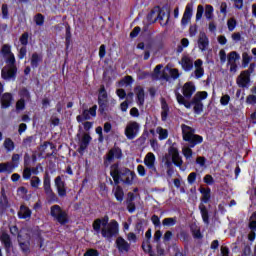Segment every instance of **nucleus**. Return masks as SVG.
Here are the masks:
<instances>
[{
	"label": "nucleus",
	"mask_w": 256,
	"mask_h": 256,
	"mask_svg": "<svg viewBox=\"0 0 256 256\" xmlns=\"http://www.w3.org/2000/svg\"><path fill=\"white\" fill-rule=\"evenodd\" d=\"M197 91L195 83L189 81L186 82L182 87V93H176V99L179 105H184L186 109H191L193 107V112L195 115H201L203 113V101L209 97L207 91H198L194 96L193 93ZM191 97H193L191 99ZM191 99V101L187 100Z\"/></svg>",
	"instance_id": "1"
},
{
	"label": "nucleus",
	"mask_w": 256,
	"mask_h": 256,
	"mask_svg": "<svg viewBox=\"0 0 256 256\" xmlns=\"http://www.w3.org/2000/svg\"><path fill=\"white\" fill-rule=\"evenodd\" d=\"M92 228L95 233H101L104 239H113L119 235V222L111 220L109 223V216L105 215L103 218H97L92 223Z\"/></svg>",
	"instance_id": "2"
},
{
	"label": "nucleus",
	"mask_w": 256,
	"mask_h": 256,
	"mask_svg": "<svg viewBox=\"0 0 256 256\" xmlns=\"http://www.w3.org/2000/svg\"><path fill=\"white\" fill-rule=\"evenodd\" d=\"M110 176L112 177L115 185H119V183H124V185H133V181H135L137 174L127 167H121L119 162H116L110 165Z\"/></svg>",
	"instance_id": "3"
},
{
	"label": "nucleus",
	"mask_w": 256,
	"mask_h": 256,
	"mask_svg": "<svg viewBox=\"0 0 256 256\" xmlns=\"http://www.w3.org/2000/svg\"><path fill=\"white\" fill-rule=\"evenodd\" d=\"M181 129L182 139L183 141H185V143L188 144V147H190V149H195L197 145H201V143H203V136L195 134V128L186 124H182Z\"/></svg>",
	"instance_id": "4"
},
{
	"label": "nucleus",
	"mask_w": 256,
	"mask_h": 256,
	"mask_svg": "<svg viewBox=\"0 0 256 256\" xmlns=\"http://www.w3.org/2000/svg\"><path fill=\"white\" fill-rule=\"evenodd\" d=\"M6 64L8 69H2V79H4V81H11V79L15 81V79H17V60L11 57L10 59H6Z\"/></svg>",
	"instance_id": "5"
},
{
	"label": "nucleus",
	"mask_w": 256,
	"mask_h": 256,
	"mask_svg": "<svg viewBox=\"0 0 256 256\" xmlns=\"http://www.w3.org/2000/svg\"><path fill=\"white\" fill-rule=\"evenodd\" d=\"M50 215L59 225H67L69 223V213L57 204L50 207Z\"/></svg>",
	"instance_id": "6"
},
{
	"label": "nucleus",
	"mask_w": 256,
	"mask_h": 256,
	"mask_svg": "<svg viewBox=\"0 0 256 256\" xmlns=\"http://www.w3.org/2000/svg\"><path fill=\"white\" fill-rule=\"evenodd\" d=\"M43 189L48 199V203H59V197H57V194H55L53 188H51V176L47 171L43 176Z\"/></svg>",
	"instance_id": "7"
},
{
	"label": "nucleus",
	"mask_w": 256,
	"mask_h": 256,
	"mask_svg": "<svg viewBox=\"0 0 256 256\" xmlns=\"http://www.w3.org/2000/svg\"><path fill=\"white\" fill-rule=\"evenodd\" d=\"M103 159L104 167H109L115 160L121 161L123 159V150L119 146H114L108 150Z\"/></svg>",
	"instance_id": "8"
},
{
	"label": "nucleus",
	"mask_w": 256,
	"mask_h": 256,
	"mask_svg": "<svg viewBox=\"0 0 256 256\" xmlns=\"http://www.w3.org/2000/svg\"><path fill=\"white\" fill-rule=\"evenodd\" d=\"M141 125L138 122L132 121L129 122L124 130V135L129 141H133L139 135Z\"/></svg>",
	"instance_id": "9"
},
{
	"label": "nucleus",
	"mask_w": 256,
	"mask_h": 256,
	"mask_svg": "<svg viewBox=\"0 0 256 256\" xmlns=\"http://www.w3.org/2000/svg\"><path fill=\"white\" fill-rule=\"evenodd\" d=\"M58 197H67V183L63 180V175L57 176L54 179Z\"/></svg>",
	"instance_id": "10"
},
{
	"label": "nucleus",
	"mask_w": 256,
	"mask_h": 256,
	"mask_svg": "<svg viewBox=\"0 0 256 256\" xmlns=\"http://www.w3.org/2000/svg\"><path fill=\"white\" fill-rule=\"evenodd\" d=\"M155 154L153 152L147 153L144 158V165L149 169L151 175H154V173H157V167L155 166Z\"/></svg>",
	"instance_id": "11"
},
{
	"label": "nucleus",
	"mask_w": 256,
	"mask_h": 256,
	"mask_svg": "<svg viewBox=\"0 0 256 256\" xmlns=\"http://www.w3.org/2000/svg\"><path fill=\"white\" fill-rule=\"evenodd\" d=\"M168 153L172 157V163L175 167H181L183 165V159L179 155V150L175 146H170Z\"/></svg>",
	"instance_id": "12"
},
{
	"label": "nucleus",
	"mask_w": 256,
	"mask_h": 256,
	"mask_svg": "<svg viewBox=\"0 0 256 256\" xmlns=\"http://www.w3.org/2000/svg\"><path fill=\"white\" fill-rule=\"evenodd\" d=\"M116 248L118 249L119 253H129L131 250V244L126 241L125 238L119 236L116 241Z\"/></svg>",
	"instance_id": "13"
},
{
	"label": "nucleus",
	"mask_w": 256,
	"mask_h": 256,
	"mask_svg": "<svg viewBox=\"0 0 256 256\" xmlns=\"http://www.w3.org/2000/svg\"><path fill=\"white\" fill-rule=\"evenodd\" d=\"M134 93L136 94V103L139 107L145 105V89L141 86H136L134 88Z\"/></svg>",
	"instance_id": "14"
},
{
	"label": "nucleus",
	"mask_w": 256,
	"mask_h": 256,
	"mask_svg": "<svg viewBox=\"0 0 256 256\" xmlns=\"http://www.w3.org/2000/svg\"><path fill=\"white\" fill-rule=\"evenodd\" d=\"M1 243L4 245L5 251L7 254L11 253V249L13 248V242L11 241V236L7 233H2L0 237Z\"/></svg>",
	"instance_id": "15"
},
{
	"label": "nucleus",
	"mask_w": 256,
	"mask_h": 256,
	"mask_svg": "<svg viewBox=\"0 0 256 256\" xmlns=\"http://www.w3.org/2000/svg\"><path fill=\"white\" fill-rule=\"evenodd\" d=\"M207 47H209V37L205 32H200L198 38V49L200 51H207Z\"/></svg>",
	"instance_id": "16"
},
{
	"label": "nucleus",
	"mask_w": 256,
	"mask_h": 256,
	"mask_svg": "<svg viewBox=\"0 0 256 256\" xmlns=\"http://www.w3.org/2000/svg\"><path fill=\"white\" fill-rule=\"evenodd\" d=\"M180 65L186 73L193 71V59H191L189 56H183L181 58Z\"/></svg>",
	"instance_id": "17"
},
{
	"label": "nucleus",
	"mask_w": 256,
	"mask_h": 256,
	"mask_svg": "<svg viewBox=\"0 0 256 256\" xmlns=\"http://www.w3.org/2000/svg\"><path fill=\"white\" fill-rule=\"evenodd\" d=\"M13 103V94L6 92L1 97V108L9 109V106Z\"/></svg>",
	"instance_id": "18"
},
{
	"label": "nucleus",
	"mask_w": 256,
	"mask_h": 256,
	"mask_svg": "<svg viewBox=\"0 0 256 256\" xmlns=\"http://www.w3.org/2000/svg\"><path fill=\"white\" fill-rule=\"evenodd\" d=\"M41 63H43V54L34 52L30 58V65L32 69H37Z\"/></svg>",
	"instance_id": "19"
},
{
	"label": "nucleus",
	"mask_w": 256,
	"mask_h": 256,
	"mask_svg": "<svg viewBox=\"0 0 256 256\" xmlns=\"http://www.w3.org/2000/svg\"><path fill=\"white\" fill-rule=\"evenodd\" d=\"M236 83H237L238 87L245 89L249 85V83H251V76H249L247 74H243V72H241Z\"/></svg>",
	"instance_id": "20"
},
{
	"label": "nucleus",
	"mask_w": 256,
	"mask_h": 256,
	"mask_svg": "<svg viewBox=\"0 0 256 256\" xmlns=\"http://www.w3.org/2000/svg\"><path fill=\"white\" fill-rule=\"evenodd\" d=\"M199 192L201 193L202 197H201V203L207 204L211 201V188L207 187V188H203L200 187L199 188Z\"/></svg>",
	"instance_id": "21"
},
{
	"label": "nucleus",
	"mask_w": 256,
	"mask_h": 256,
	"mask_svg": "<svg viewBox=\"0 0 256 256\" xmlns=\"http://www.w3.org/2000/svg\"><path fill=\"white\" fill-rule=\"evenodd\" d=\"M191 17H193V8L189 5L186 6L183 17L181 19V25L185 27L191 21Z\"/></svg>",
	"instance_id": "22"
},
{
	"label": "nucleus",
	"mask_w": 256,
	"mask_h": 256,
	"mask_svg": "<svg viewBox=\"0 0 256 256\" xmlns=\"http://www.w3.org/2000/svg\"><path fill=\"white\" fill-rule=\"evenodd\" d=\"M92 139L93 138H91V135L84 134L81 139L80 146L78 148V153H83L85 151V149H87V147H89V143H91Z\"/></svg>",
	"instance_id": "23"
},
{
	"label": "nucleus",
	"mask_w": 256,
	"mask_h": 256,
	"mask_svg": "<svg viewBox=\"0 0 256 256\" xmlns=\"http://www.w3.org/2000/svg\"><path fill=\"white\" fill-rule=\"evenodd\" d=\"M32 213L33 212L31 211V209H29V207L25 205H21L20 211L18 212V217L20 219H31Z\"/></svg>",
	"instance_id": "24"
},
{
	"label": "nucleus",
	"mask_w": 256,
	"mask_h": 256,
	"mask_svg": "<svg viewBox=\"0 0 256 256\" xmlns=\"http://www.w3.org/2000/svg\"><path fill=\"white\" fill-rule=\"evenodd\" d=\"M161 120L167 121V118L169 117V104H167V101L165 98L161 99Z\"/></svg>",
	"instance_id": "25"
},
{
	"label": "nucleus",
	"mask_w": 256,
	"mask_h": 256,
	"mask_svg": "<svg viewBox=\"0 0 256 256\" xmlns=\"http://www.w3.org/2000/svg\"><path fill=\"white\" fill-rule=\"evenodd\" d=\"M199 210L201 213L202 221L206 224L209 225V210L207 209V206L205 204L200 203L199 204Z\"/></svg>",
	"instance_id": "26"
},
{
	"label": "nucleus",
	"mask_w": 256,
	"mask_h": 256,
	"mask_svg": "<svg viewBox=\"0 0 256 256\" xmlns=\"http://www.w3.org/2000/svg\"><path fill=\"white\" fill-rule=\"evenodd\" d=\"M114 197L118 203H123V199H125V192L123 191V187L117 185L114 190Z\"/></svg>",
	"instance_id": "27"
},
{
	"label": "nucleus",
	"mask_w": 256,
	"mask_h": 256,
	"mask_svg": "<svg viewBox=\"0 0 256 256\" xmlns=\"http://www.w3.org/2000/svg\"><path fill=\"white\" fill-rule=\"evenodd\" d=\"M1 53L4 57H7L6 59H11V57H13V59H15V54H13V52H11V45H9V44H4L2 46Z\"/></svg>",
	"instance_id": "28"
},
{
	"label": "nucleus",
	"mask_w": 256,
	"mask_h": 256,
	"mask_svg": "<svg viewBox=\"0 0 256 256\" xmlns=\"http://www.w3.org/2000/svg\"><path fill=\"white\" fill-rule=\"evenodd\" d=\"M65 29H66V36H65V45H66V49H69L70 45H71V26L69 25V23H65Z\"/></svg>",
	"instance_id": "29"
},
{
	"label": "nucleus",
	"mask_w": 256,
	"mask_h": 256,
	"mask_svg": "<svg viewBox=\"0 0 256 256\" xmlns=\"http://www.w3.org/2000/svg\"><path fill=\"white\" fill-rule=\"evenodd\" d=\"M241 59V56L237 53V51H232L227 55V65L237 63Z\"/></svg>",
	"instance_id": "30"
},
{
	"label": "nucleus",
	"mask_w": 256,
	"mask_h": 256,
	"mask_svg": "<svg viewBox=\"0 0 256 256\" xmlns=\"http://www.w3.org/2000/svg\"><path fill=\"white\" fill-rule=\"evenodd\" d=\"M98 111L100 113V115H104L105 111H107V109H109V99L106 100H98Z\"/></svg>",
	"instance_id": "31"
},
{
	"label": "nucleus",
	"mask_w": 256,
	"mask_h": 256,
	"mask_svg": "<svg viewBox=\"0 0 256 256\" xmlns=\"http://www.w3.org/2000/svg\"><path fill=\"white\" fill-rule=\"evenodd\" d=\"M9 207V199L7 198V195H2V200H0V215H3L5 213V210Z\"/></svg>",
	"instance_id": "32"
},
{
	"label": "nucleus",
	"mask_w": 256,
	"mask_h": 256,
	"mask_svg": "<svg viewBox=\"0 0 256 256\" xmlns=\"http://www.w3.org/2000/svg\"><path fill=\"white\" fill-rule=\"evenodd\" d=\"M109 99V94H107V89H105V85H101L98 90V101Z\"/></svg>",
	"instance_id": "33"
},
{
	"label": "nucleus",
	"mask_w": 256,
	"mask_h": 256,
	"mask_svg": "<svg viewBox=\"0 0 256 256\" xmlns=\"http://www.w3.org/2000/svg\"><path fill=\"white\" fill-rule=\"evenodd\" d=\"M162 225L163 227H174V225H177V217L164 218Z\"/></svg>",
	"instance_id": "34"
},
{
	"label": "nucleus",
	"mask_w": 256,
	"mask_h": 256,
	"mask_svg": "<svg viewBox=\"0 0 256 256\" xmlns=\"http://www.w3.org/2000/svg\"><path fill=\"white\" fill-rule=\"evenodd\" d=\"M4 149H6L8 153H11V151L15 149V142H13L11 138H6L4 141Z\"/></svg>",
	"instance_id": "35"
},
{
	"label": "nucleus",
	"mask_w": 256,
	"mask_h": 256,
	"mask_svg": "<svg viewBox=\"0 0 256 256\" xmlns=\"http://www.w3.org/2000/svg\"><path fill=\"white\" fill-rule=\"evenodd\" d=\"M251 61H253V56H249V53L243 52V54H242V67H244V69L246 67H249V63H251Z\"/></svg>",
	"instance_id": "36"
},
{
	"label": "nucleus",
	"mask_w": 256,
	"mask_h": 256,
	"mask_svg": "<svg viewBox=\"0 0 256 256\" xmlns=\"http://www.w3.org/2000/svg\"><path fill=\"white\" fill-rule=\"evenodd\" d=\"M34 23L38 26V27H43V25H45V16L41 13H38L34 16Z\"/></svg>",
	"instance_id": "37"
},
{
	"label": "nucleus",
	"mask_w": 256,
	"mask_h": 256,
	"mask_svg": "<svg viewBox=\"0 0 256 256\" xmlns=\"http://www.w3.org/2000/svg\"><path fill=\"white\" fill-rule=\"evenodd\" d=\"M213 11H215L213 6L210 4H207L205 7L204 15L208 21H211V19H213Z\"/></svg>",
	"instance_id": "38"
},
{
	"label": "nucleus",
	"mask_w": 256,
	"mask_h": 256,
	"mask_svg": "<svg viewBox=\"0 0 256 256\" xmlns=\"http://www.w3.org/2000/svg\"><path fill=\"white\" fill-rule=\"evenodd\" d=\"M157 133L160 141H165V139L169 137V131H167V129H163L162 127L157 128Z\"/></svg>",
	"instance_id": "39"
},
{
	"label": "nucleus",
	"mask_w": 256,
	"mask_h": 256,
	"mask_svg": "<svg viewBox=\"0 0 256 256\" xmlns=\"http://www.w3.org/2000/svg\"><path fill=\"white\" fill-rule=\"evenodd\" d=\"M19 42L21 43L22 47H27V45H29V32H24L20 36Z\"/></svg>",
	"instance_id": "40"
},
{
	"label": "nucleus",
	"mask_w": 256,
	"mask_h": 256,
	"mask_svg": "<svg viewBox=\"0 0 256 256\" xmlns=\"http://www.w3.org/2000/svg\"><path fill=\"white\" fill-rule=\"evenodd\" d=\"M30 185L32 189H39V185H41V178H39V176H33L30 180Z\"/></svg>",
	"instance_id": "41"
},
{
	"label": "nucleus",
	"mask_w": 256,
	"mask_h": 256,
	"mask_svg": "<svg viewBox=\"0 0 256 256\" xmlns=\"http://www.w3.org/2000/svg\"><path fill=\"white\" fill-rule=\"evenodd\" d=\"M36 137L35 136H28L26 138L23 139V146L24 147H31V145H33V143H35L36 141Z\"/></svg>",
	"instance_id": "42"
},
{
	"label": "nucleus",
	"mask_w": 256,
	"mask_h": 256,
	"mask_svg": "<svg viewBox=\"0 0 256 256\" xmlns=\"http://www.w3.org/2000/svg\"><path fill=\"white\" fill-rule=\"evenodd\" d=\"M20 95V99H27V101H29L31 99V93H29V90L27 88H22L19 92Z\"/></svg>",
	"instance_id": "43"
},
{
	"label": "nucleus",
	"mask_w": 256,
	"mask_h": 256,
	"mask_svg": "<svg viewBox=\"0 0 256 256\" xmlns=\"http://www.w3.org/2000/svg\"><path fill=\"white\" fill-rule=\"evenodd\" d=\"M182 153L185 157V159L189 160L193 158V150L191 149V147H186L182 149Z\"/></svg>",
	"instance_id": "44"
},
{
	"label": "nucleus",
	"mask_w": 256,
	"mask_h": 256,
	"mask_svg": "<svg viewBox=\"0 0 256 256\" xmlns=\"http://www.w3.org/2000/svg\"><path fill=\"white\" fill-rule=\"evenodd\" d=\"M20 249L25 255H29V253H31V248H29V242H21Z\"/></svg>",
	"instance_id": "45"
},
{
	"label": "nucleus",
	"mask_w": 256,
	"mask_h": 256,
	"mask_svg": "<svg viewBox=\"0 0 256 256\" xmlns=\"http://www.w3.org/2000/svg\"><path fill=\"white\" fill-rule=\"evenodd\" d=\"M142 249L144 253H152L153 247L151 246V241L146 240V242L142 243Z\"/></svg>",
	"instance_id": "46"
},
{
	"label": "nucleus",
	"mask_w": 256,
	"mask_h": 256,
	"mask_svg": "<svg viewBox=\"0 0 256 256\" xmlns=\"http://www.w3.org/2000/svg\"><path fill=\"white\" fill-rule=\"evenodd\" d=\"M227 27L229 31H235V27H237V20H235V18L228 19Z\"/></svg>",
	"instance_id": "47"
},
{
	"label": "nucleus",
	"mask_w": 256,
	"mask_h": 256,
	"mask_svg": "<svg viewBox=\"0 0 256 256\" xmlns=\"http://www.w3.org/2000/svg\"><path fill=\"white\" fill-rule=\"evenodd\" d=\"M203 13H205V8L203 7V5H198L196 12V21H201Z\"/></svg>",
	"instance_id": "48"
},
{
	"label": "nucleus",
	"mask_w": 256,
	"mask_h": 256,
	"mask_svg": "<svg viewBox=\"0 0 256 256\" xmlns=\"http://www.w3.org/2000/svg\"><path fill=\"white\" fill-rule=\"evenodd\" d=\"M203 181L206 185H215V178L211 174H206Z\"/></svg>",
	"instance_id": "49"
},
{
	"label": "nucleus",
	"mask_w": 256,
	"mask_h": 256,
	"mask_svg": "<svg viewBox=\"0 0 256 256\" xmlns=\"http://www.w3.org/2000/svg\"><path fill=\"white\" fill-rule=\"evenodd\" d=\"M229 101H231V96H229L228 94H225L220 98V104L223 107H227V105H229Z\"/></svg>",
	"instance_id": "50"
},
{
	"label": "nucleus",
	"mask_w": 256,
	"mask_h": 256,
	"mask_svg": "<svg viewBox=\"0 0 256 256\" xmlns=\"http://www.w3.org/2000/svg\"><path fill=\"white\" fill-rule=\"evenodd\" d=\"M24 57H27V46H22L18 51V59L22 61Z\"/></svg>",
	"instance_id": "51"
},
{
	"label": "nucleus",
	"mask_w": 256,
	"mask_h": 256,
	"mask_svg": "<svg viewBox=\"0 0 256 256\" xmlns=\"http://www.w3.org/2000/svg\"><path fill=\"white\" fill-rule=\"evenodd\" d=\"M161 69H163V64H159L154 68V73L152 74L154 79H159V75H161Z\"/></svg>",
	"instance_id": "52"
},
{
	"label": "nucleus",
	"mask_w": 256,
	"mask_h": 256,
	"mask_svg": "<svg viewBox=\"0 0 256 256\" xmlns=\"http://www.w3.org/2000/svg\"><path fill=\"white\" fill-rule=\"evenodd\" d=\"M25 109V99L20 98L16 102V111H23Z\"/></svg>",
	"instance_id": "53"
},
{
	"label": "nucleus",
	"mask_w": 256,
	"mask_h": 256,
	"mask_svg": "<svg viewBox=\"0 0 256 256\" xmlns=\"http://www.w3.org/2000/svg\"><path fill=\"white\" fill-rule=\"evenodd\" d=\"M195 79H201L205 75L204 68H196L194 71Z\"/></svg>",
	"instance_id": "54"
},
{
	"label": "nucleus",
	"mask_w": 256,
	"mask_h": 256,
	"mask_svg": "<svg viewBox=\"0 0 256 256\" xmlns=\"http://www.w3.org/2000/svg\"><path fill=\"white\" fill-rule=\"evenodd\" d=\"M2 17L9 19V6L7 4H2Z\"/></svg>",
	"instance_id": "55"
},
{
	"label": "nucleus",
	"mask_w": 256,
	"mask_h": 256,
	"mask_svg": "<svg viewBox=\"0 0 256 256\" xmlns=\"http://www.w3.org/2000/svg\"><path fill=\"white\" fill-rule=\"evenodd\" d=\"M187 181H188L189 185H193V183H195V181H197V172L190 173L187 177Z\"/></svg>",
	"instance_id": "56"
},
{
	"label": "nucleus",
	"mask_w": 256,
	"mask_h": 256,
	"mask_svg": "<svg viewBox=\"0 0 256 256\" xmlns=\"http://www.w3.org/2000/svg\"><path fill=\"white\" fill-rule=\"evenodd\" d=\"M105 55H107V46L102 44L99 48V58L104 59Z\"/></svg>",
	"instance_id": "57"
},
{
	"label": "nucleus",
	"mask_w": 256,
	"mask_h": 256,
	"mask_svg": "<svg viewBox=\"0 0 256 256\" xmlns=\"http://www.w3.org/2000/svg\"><path fill=\"white\" fill-rule=\"evenodd\" d=\"M151 221L154 227H161V219L156 214L152 215Z\"/></svg>",
	"instance_id": "58"
},
{
	"label": "nucleus",
	"mask_w": 256,
	"mask_h": 256,
	"mask_svg": "<svg viewBox=\"0 0 256 256\" xmlns=\"http://www.w3.org/2000/svg\"><path fill=\"white\" fill-rule=\"evenodd\" d=\"M139 33H141V27H134V29L130 32V39H135V37H138Z\"/></svg>",
	"instance_id": "59"
},
{
	"label": "nucleus",
	"mask_w": 256,
	"mask_h": 256,
	"mask_svg": "<svg viewBox=\"0 0 256 256\" xmlns=\"http://www.w3.org/2000/svg\"><path fill=\"white\" fill-rule=\"evenodd\" d=\"M22 177L25 181H29V179H31V168H25Z\"/></svg>",
	"instance_id": "60"
},
{
	"label": "nucleus",
	"mask_w": 256,
	"mask_h": 256,
	"mask_svg": "<svg viewBox=\"0 0 256 256\" xmlns=\"http://www.w3.org/2000/svg\"><path fill=\"white\" fill-rule=\"evenodd\" d=\"M191 231H192V235H193L194 239H203V234H201L200 229L191 228Z\"/></svg>",
	"instance_id": "61"
},
{
	"label": "nucleus",
	"mask_w": 256,
	"mask_h": 256,
	"mask_svg": "<svg viewBox=\"0 0 256 256\" xmlns=\"http://www.w3.org/2000/svg\"><path fill=\"white\" fill-rule=\"evenodd\" d=\"M84 256H99V250L90 248L84 253Z\"/></svg>",
	"instance_id": "62"
},
{
	"label": "nucleus",
	"mask_w": 256,
	"mask_h": 256,
	"mask_svg": "<svg viewBox=\"0 0 256 256\" xmlns=\"http://www.w3.org/2000/svg\"><path fill=\"white\" fill-rule=\"evenodd\" d=\"M180 241L187 243L189 241V233L185 230L180 232Z\"/></svg>",
	"instance_id": "63"
},
{
	"label": "nucleus",
	"mask_w": 256,
	"mask_h": 256,
	"mask_svg": "<svg viewBox=\"0 0 256 256\" xmlns=\"http://www.w3.org/2000/svg\"><path fill=\"white\" fill-rule=\"evenodd\" d=\"M246 103H248L249 105H256V96L248 95L246 98Z\"/></svg>",
	"instance_id": "64"
}]
</instances>
